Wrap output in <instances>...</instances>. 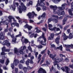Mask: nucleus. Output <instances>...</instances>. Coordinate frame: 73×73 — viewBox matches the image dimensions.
Masks as SVG:
<instances>
[{
  "label": "nucleus",
  "mask_w": 73,
  "mask_h": 73,
  "mask_svg": "<svg viewBox=\"0 0 73 73\" xmlns=\"http://www.w3.org/2000/svg\"><path fill=\"white\" fill-rule=\"evenodd\" d=\"M21 7L20 6H19V12L20 13H21L23 11H24V12H26V11L27 10V7L24 5V4L23 3H21Z\"/></svg>",
  "instance_id": "obj_1"
},
{
  "label": "nucleus",
  "mask_w": 73,
  "mask_h": 73,
  "mask_svg": "<svg viewBox=\"0 0 73 73\" xmlns=\"http://www.w3.org/2000/svg\"><path fill=\"white\" fill-rule=\"evenodd\" d=\"M19 60H18L17 59H14L13 64H11V67L12 69H13L15 68V66H14V65H15V66H17V65L18 64H19Z\"/></svg>",
  "instance_id": "obj_2"
},
{
  "label": "nucleus",
  "mask_w": 73,
  "mask_h": 73,
  "mask_svg": "<svg viewBox=\"0 0 73 73\" xmlns=\"http://www.w3.org/2000/svg\"><path fill=\"white\" fill-rule=\"evenodd\" d=\"M56 56V54H55L54 55H53L52 54H50V57H51V58L53 60H54V61H58V62H56V63H57V62H60V61H61L60 59H58V60H56V58H54V57H55Z\"/></svg>",
  "instance_id": "obj_3"
},
{
  "label": "nucleus",
  "mask_w": 73,
  "mask_h": 73,
  "mask_svg": "<svg viewBox=\"0 0 73 73\" xmlns=\"http://www.w3.org/2000/svg\"><path fill=\"white\" fill-rule=\"evenodd\" d=\"M42 37L43 38V40H44V41L43 40L42 41L40 42V43L42 44V45H46V38H45L44 34L43 33H42Z\"/></svg>",
  "instance_id": "obj_4"
},
{
  "label": "nucleus",
  "mask_w": 73,
  "mask_h": 73,
  "mask_svg": "<svg viewBox=\"0 0 73 73\" xmlns=\"http://www.w3.org/2000/svg\"><path fill=\"white\" fill-rule=\"evenodd\" d=\"M9 20H8L9 24V23H11L12 22V19H13V21H14V23H16V20H15V18L11 16H9L8 17Z\"/></svg>",
  "instance_id": "obj_5"
},
{
  "label": "nucleus",
  "mask_w": 73,
  "mask_h": 73,
  "mask_svg": "<svg viewBox=\"0 0 73 73\" xmlns=\"http://www.w3.org/2000/svg\"><path fill=\"white\" fill-rule=\"evenodd\" d=\"M67 5L66 4H63L62 5V7H58V12L62 11V10H64L65 8V7Z\"/></svg>",
  "instance_id": "obj_6"
},
{
  "label": "nucleus",
  "mask_w": 73,
  "mask_h": 73,
  "mask_svg": "<svg viewBox=\"0 0 73 73\" xmlns=\"http://www.w3.org/2000/svg\"><path fill=\"white\" fill-rule=\"evenodd\" d=\"M2 45H6L7 46H11V43L9 42V41L7 40H5L3 41V43H2Z\"/></svg>",
  "instance_id": "obj_7"
},
{
  "label": "nucleus",
  "mask_w": 73,
  "mask_h": 73,
  "mask_svg": "<svg viewBox=\"0 0 73 73\" xmlns=\"http://www.w3.org/2000/svg\"><path fill=\"white\" fill-rule=\"evenodd\" d=\"M5 33L4 32H1L0 33V39L2 40H5V36L4 35Z\"/></svg>",
  "instance_id": "obj_8"
},
{
  "label": "nucleus",
  "mask_w": 73,
  "mask_h": 73,
  "mask_svg": "<svg viewBox=\"0 0 73 73\" xmlns=\"http://www.w3.org/2000/svg\"><path fill=\"white\" fill-rule=\"evenodd\" d=\"M38 72V73H46V71L42 68H40L39 69Z\"/></svg>",
  "instance_id": "obj_9"
},
{
  "label": "nucleus",
  "mask_w": 73,
  "mask_h": 73,
  "mask_svg": "<svg viewBox=\"0 0 73 73\" xmlns=\"http://www.w3.org/2000/svg\"><path fill=\"white\" fill-rule=\"evenodd\" d=\"M24 28H28L29 31H31V29L32 28V27L31 26H29L27 24L25 25L24 26Z\"/></svg>",
  "instance_id": "obj_10"
},
{
  "label": "nucleus",
  "mask_w": 73,
  "mask_h": 73,
  "mask_svg": "<svg viewBox=\"0 0 73 73\" xmlns=\"http://www.w3.org/2000/svg\"><path fill=\"white\" fill-rule=\"evenodd\" d=\"M50 8L51 9H53V10H57V7L56 5H50Z\"/></svg>",
  "instance_id": "obj_11"
},
{
  "label": "nucleus",
  "mask_w": 73,
  "mask_h": 73,
  "mask_svg": "<svg viewBox=\"0 0 73 73\" xmlns=\"http://www.w3.org/2000/svg\"><path fill=\"white\" fill-rule=\"evenodd\" d=\"M54 34L53 33H51L50 37H48V40H53V38H54Z\"/></svg>",
  "instance_id": "obj_12"
},
{
  "label": "nucleus",
  "mask_w": 73,
  "mask_h": 73,
  "mask_svg": "<svg viewBox=\"0 0 73 73\" xmlns=\"http://www.w3.org/2000/svg\"><path fill=\"white\" fill-rule=\"evenodd\" d=\"M57 62H58V61H57L56 60H55V61L54 62V66H56V65H57V68H58V69H60V66L58 65V64H57Z\"/></svg>",
  "instance_id": "obj_13"
},
{
  "label": "nucleus",
  "mask_w": 73,
  "mask_h": 73,
  "mask_svg": "<svg viewBox=\"0 0 73 73\" xmlns=\"http://www.w3.org/2000/svg\"><path fill=\"white\" fill-rule=\"evenodd\" d=\"M19 53L20 54H23L24 52V50L23 49V46H21L19 49Z\"/></svg>",
  "instance_id": "obj_14"
},
{
  "label": "nucleus",
  "mask_w": 73,
  "mask_h": 73,
  "mask_svg": "<svg viewBox=\"0 0 73 73\" xmlns=\"http://www.w3.org/2000/svg\"><path fill=\"white\" fill-rule=\"evenodd\" d=\"M14 52L15 54H16L17 55H19V51H18V49L17 48H14Z\"/></svg>",
  "instance_id": "obj_15"
},
{
  "label": "nucleus",
  "mask_w": 73,
  "mask_h": 73,
  "mask_svg": "<svg viewBox=\"0 0 73 73\" xmlns=\"http://www.w3.org/2000/svg\"><path fill=\"white\" fill-rule=\"evenodd\" d=\"M44 1H45V0H38V3L36 5V7H38L39 5L40 6V3Z\"/></svg>",
  "instance_id": "obj_16"
},
{
  "label": "nucleus",
  "mask_w": 73,
  "mask_h": 73,
  "mask_svg": "<svg viewBox=\"0 0 73 73\" xmlns=\"http://www.w3.org/2000/svg\"><path fill=\"white\" fill-rule=\"evenodd\" d=\"M56 42L57 44H59V40H60V36L57 37L55 39Z\"/></svg>",
  "instance_id": "obj_17"
},
{
  "label": "nucleus",
  "mask_w": 73,
  "mask_h": 73,
  "mask_svg": "<svg viewBox=\"0 0 73 73\" xmlns=\"http://www.w3.org/2000/svg\"><path fill=\"white\" fill-rule=\"evenodd\" d=\"M57 14L59 16H61V15H65V12H64V11H62L60 13L57 12Z\"/></svg>",
  "instance_id": "obj_18"
},
{
  "label": "nucleus",
  "mask_w": 73,
  "mask_h": 73,
  "mask_svg": "<svg viewBox=\"0 0 73 73\" xmlns=\"http://www.w3.org/2000/svg\"><path fill=\"white\" fill-rule=\"evenodd\" d=\"M66 21H67V18H65L62 21V25H63L65 24V23L66 22Z\"/></svg>",
  "instance_id": "obj_19"
},
{
  "label": "nucleus",
  "mask_w": 73,
  "mask_h": 73,
  "mask_svg": "<svg viewBox=\"0 0 73 73\" xmlns=\"http://www.w3.org/2000/svg\"><path fill=\"white\" fill-rule=\"evenodd\" d=\"M27 15L29 17V19H32L33 17V16L32 15V13H29L27 14Z\"/></svg>",
  "instance_id": "obj_20"
},
{
  "label": "nucleus",
  "mask_w": 73,
  "mask_h": 73,
  "mask_svg": "<svg viewBox=\"0 0 73 73\" xmlns=\"http://www.w3.org/2000/svg\"><path fill=\"white\" fill-rule=\"evenodd\" d=\"M2 58L3 59V60L0 59V62L1 64H4V61L5 60V57L3 56Z\"/></svg>",
  "instance_id": "obj_21"
},
{
  "label": "nucleus",
  "mask_w": 73,
  "mask_h": 73,
  "mask_svg": "<svg viewBox=\"0 0 73 73\" xmlns=\"http://www.w3.org/2000/svg\"><path fill=\"white\" fill-rule=\"evenodd\" d=\"M69 39H72V38H73V33H70L68 37Z\"/></svg>",
  "instance_id": "obj_22"
},
{
  "label": "nucleus",
  "mask_w": 73,
  "mask_h": 73,
  "mask_svg": "<svg viewBox=\"0 0 73 73\" xmlns=\"http://www.w3.org/2000/svg\"><path fill=\"white\" fill-rule=\"evenodd\" d=\"M52 21L54 23H58V20L56 19L53 18L52 19Z\"/></svg>",
  "instance_id": "obj_23"
},
{
  "label": "nucleus",
  "mask_w": 73,
  "mask_h": 73,
  "mask_svg": "<svg viewBox=\"0 0 73 73\" xmlns=\"http://www.w3.org/2000/svg\"><path fill=\"white\" fill-rule=\"evenodd\" d=\"M41 55L40 54H39V55L38 56V63H39V62L40 61V60H41Z\"/></svg>",
  "instance_id": "obj_24"
},
{
  "label": "nucleus",
  "mask_w": 73,
  "mask_h": 73,
  "mask_svg": "<svg viewBox=\"0 0 73 73\" xmlns=\"http://www.w3.org/2000/svg\"><path fill=\"white\" fill-rule=\"evenodd\" d=\"M43 38H42V37H40L37 40V41L40 42V43L43 40Z\"/></svg>",
  "instance_id": "obj_25"
},
{
  "label": "nucleus",
  "mask_w": 73,
  "mask_h": 73,
  "mask_svg": "<svg viewBox=\"0 0 73 73\" xmlns=\"http://www.w3.org/2000/svg\"><path fill=\"white\" fill-rule=\"evenodd\" d=\"M52 1L55 4H57L58 2H60L61 0H52Z\"/></svg>",
  "instance_id": "obj_26"
},
{
  "label": "nucleus",
  "mask_w": 73,
  "mask_h": 73,
  "mask_svg": "<svg viewBox=\"0 0 73 73\" xmlns=\"http://www.w3.org/2000/svg\"><path fill=\"white\" fill-rule=\"evenodd\" d=\"M65 46L66 48H73V44H71L70 45H66V44L65 45Z\"/></svg>",
  "instance_id": "obj_27"
},
{
  "label": "nucleus",
  "mask_w": 73,
  "mask_h": 73,
  "mask_svg": "<svg viewBox=\"0 0 73 73\" xmlns=\"http://www.w3.org/2000/svg\"><path fill=\"white\" fill-rule=\"evenodd\" d=\"M16 17L17 19L18 20L19 23L20 24H22V22H21V19H20V17Z\"/></svg>",
  "instance_id": "obj_28"
},
{
  "label": "nucleus",
  "mask_w": 73,
  "mask_h": 73,
  "mask_svg": "<svg viewBox=\"0 0 73 73\" xmlns=\"http://www.w3.org/2000/svg\"><path fill=\"white\" fill-rule=\"evenodd\" d=\"M22 58L23 59V60H21L20 62L21 63H22V64H24V62H25V60H24L25 59V58L24 57L22 56Z\"/></svg>",
  "instance_id": "obj_29"
},
{
  "label": "nucleus",
  "mask_w": 73,
  "mask_h": 73,
  "mask_svg": "<svg viewBox=\"0 0 73 73\" xmlns=\"http://www.w3.org/2000/svg\"><path fill=\"white\" fill-rule=\"evenodd\" d=\"M68 12L69 13V14L70 15H71V16H73V14L72 13V10L71 9H69L68 10Z\"/></svg>",
  "instance_id": "obj_30"
},
{
  "label": "nucleus",
  "mask_w": 73,
  "mask_h": 73,
  "mask_svg": "<svg viewBox=\"0 0 73 73\" xmlns=\"http://www.w3.org/2000/svg\"><path fill=\"white\" fill-rule=\"evenodd\" d=\"M28 49H29L31 52H33V51H32V48H31V47L30 46V44H29V46L28 47Z\"/></svg>",
  "instance_id": "obj_31"
},
{
  "label": "nucleus",
  "mask_w": 73,
  "mask_h": 73,
  "mask_svg": "<svg viewBox=\"0 0 73 73\" xmlns=\"http://www.w3.org/2000/svg\"><path fill=\"white\" fill-rule=\"evenodd\" d=\"M56 27H54L53 28H49V30H50V31H55L56 29Z\"/></svg>",
  "instance_id": "obj_32"
},
{
  "label": "nucleus",
  "mask_w": 73,
  "mask_h": 73,
  "mask_svg": "<svg viewBox=\"0 0 73 73\" xmlns=\"http://www.w3.org/2000/svg\"><path fill=\"white\" fill-rule=\"evenodd\" d=\"M60 49L61 50V51H62V45H61V46H60L59 47H57L56 48V49Z\"/></svg>",
  "instance_id": "obj_33"
},
{
  "label": "nucleus",
  "mask_w": 73,
  "mask_h": 73,
  "mask_svg": "<svg viewBox=\"0 0 73 73\" xmlns=\"http://www.w3.org/2000/svg\"><path fill=\"white\" fill-rule=\"evenodd\" d=\"M23 70L25 73H27V68L26 67H24L23 68Z\"/></svg>",
  "instance_id": "obj_34"
},
{
  "label": "nucleus",
  "mask_w": 73,
  "mask_h": 73,
  "mask_svg": "<svg viewBox=\"0 0 73 73\" xmlns=\"http://www.w3.org/2000/svg\"><path fill=\"white\" fill-rule=\"evenodd\" d=\"M11 7L12 8V10L13 11H15V9H16V6L15 5H13L11 6Z\"/></svg>",
  "instance_id": "obj_35"
},
{
  "label": "nucleus",
  "mask_w": 73,
  "mask_h": 73,
  "mask_svg": "<svg viewBox=\"0 0 73 73\" xmlns=\"http://www.w3.org/2000/svg\"><path fill=\"white\" fill-rule=\"evenodd\" d=\"M7 28L5 29L4 30V31H3V32H4L5 33V32H8V25H7Z\"/></svg>",
  "instance_id": "obj_36"
},
{
  "label": "nucleus",
  "mask_w": 73,
  "mask_h": 73,
  "mask_svg": "<svg viewBox=\"0 0 73 73\" xmlns=\"http://www.w3.org/2000/svg\"><path fill=\"white\" fill-rule=\"evenodd\" d=\"M9 59H7L6 61L5 64L6 65H8V64H9Z\"/></svg>",
  "instance_id": "obj_37"
},
{
  "label": "nucleus",
  "mask_w": 73,
  "mask_h": 73,
  "mask_svg": "<svg viewBox=\"0 0 73 73\" xmlns=\"http://www.w3.org/2000/svg\"><path fill=\"white\" fill-rule=\"evenodd\" d=\"M19 67L20 69H23V66L21 64H19Z\"/></svg>",
  "instance_id": "obj_38"
},
{
  "label": "nucleus",
  "mask_w": 73,
  "mask_h": 73,
  "mask_svg": "<svg viewBox=\"0 0 73 73\" xmlns=\"http://www.w3.org/2000/svg\"><path fill=\"white\" fill-rule=\"evenodd\" d=\"M32 5V1H30V2L29 3H27V6H29L30 5Z\"/></svg>",
  "instance_id": "obj_39"
},
{
  "label": "nucleus",
  "mask_w": 73,
  "mask_h": 73,
  "mask_svg": "<svg viewBox=\"0 0 73 73\" xmlns=\"http://www.w3.org/2000/svg\"><path fill=\"white\" fill-rule=\"evenodd\" d=\"M26 64L28 66L29 65V59H28V60H27L26 61Z\"/></svg>",
  "instance_id": "obj_40"
},
{
  "label": "nucleus",
  "mask_w": 73,
  "mask_h": 73,
  "mask_svg": "<svg viewBox=\"0 0 73 73\" xmlns=\"http://www.w3.org/2000/svg\"><path fill=\"white\" fill-rule=\"evenodd\" d=\"M52 19H53V18H52V17H51V18L49 19H48V24H49V23H50V22H51V21H52Z\"/></svg>",
  "instance_id": "obj_41"
},
{
  "label": "nucleus",
  "mask_w": 73,
  "mask_h": 73,
  "mask_svg": "<svg viewBox=\"0 0 73 73\" xmlns=\"http://www.w3.org/2000/svg\"><path fill=\"white\" fill-rule=\"evenodd\" d=\"M45 15H46V14L45 13H44L42 14V15L41 16V17H43L44 18L45 17Z\"/></svg>",
  "instance_id": "obj_42"
},
{
  "label": "nucleus",
  "mask_w": 73,
  "mask_h": 73,
  "mask_svg": "<svg viewBox=\"0 0 73 73\" xmlns=\"http://www.w3.org/2000/svg\"><path fill=\"white\" fill-rule=\"evenodd\" d=\"M35 57L36 58H37V55L38 54V52H35Z\"/></svg>",
  "instance_id": "obj_43"
},
{
  "label": "nucleus",
  "mask_w": 73,
  "mask_h": 73,
  "mask_svg": "<svg viewBox=\"0 0 73 73\" xmlns=\"http://www.w3.org/2000/svg\"><path fill=\"white\" fill-rule=\"evenodd\" d=\"M1 1H5V3L6 4L8 3V0H1Z\"/></svg>",
  "instance_id": "obj_44"
},
{
  "label": "nucleus",
  "mask_w": 73,
  "mask_h": 73,
  "mask_svg": "<svg viewBox=\"0 0 73 73\" xmlns=\"http://www.w3.org/2000/svg\"><path fill=\"white\" fill-rule=\"evenodd\" d=\"M45 5L44 3H42V2H41L40 3V6L41 7H43L44 5Z\"/></svg>",
  "instance_id": "obj_45"
},
{
  "label": "nucleus",
  "mask_w": 73,
  "mask_h": 73,
  "mask_svg": "<svg viewBox=\"0 0 73 73\" xmlns=\"http://www.w3.org/2000/svg\"><path fill=\"white\" fill-rule=\"evenodd\" d=\"M29 41H28V40L27 39H25V40H24V42L25 43V44H27L28 42Z\"/></svg>",
  "instance_id": "obj_46"
},
{
  "label": "nucleus",
  "mask_w": 73,
  "mask_h": 73,
  "mask_svg": "<svg viewBox=\"0 0 73 73\" xmlns=\"http://www.w3.org/2000/svg\"><path fill=\"white\" fill-rule=\"evenodd\" d=\"M46 50V48L44 50H43L41 52V54H43L45 52V51Z\"/></svg>",
  "instance_id": "obj_47"
},
{
  "label": "nucleus",
  "mask_w": 73,
  "mask_h": 73,
  "mask_svg": "<svg viewBox=\"0 0 73 73\" xmlns=\"http://www.w3.org/2000/svg\"><path fill=\"white\" fill-rule=\"evenodd\" d=\"M16 40H17L16 38H13L12 40V41L13 42H16Z\"/></svg>",
  "instance_id": "obj_48"
},
{
  "label": "nucleus",
  "mask_w": 73,
  "mask_h": 73,
  "mask_svg": "<svg viewBox=\"0 0 73 73\" xmlns=\"http://www.w3.org/2000/svg\"><path fill=\"white\" fill-rule=\"evenodd\" d=\"M36 9L37 11H40L41 10V8L40 7H37Z\"/></svg>",
  "instance_id": "obj_49"
},
{
  "label": "nucleus",
  "mask_w": 73,
  "mask_h": 73,
  "mask_svg": "<svg viewBox=\"0 0 73 73\" xmlns=\"http://www.w3.org/2000/svg\"><path fill=\"white\" fill-rule=\"evenodd\" d=\"M58 26H59V28H60V29H62V28H63V27H62V26L61 25H60L58 24V25L57 27H58Z\"/></svg>",
  "instance_id": "obj_50"
},
{
  "label": "nucleus",
  "mask_w": 73,
  "mask_h": 73,
  "mask_svg": "<svg viewBox=\"0 0 73 73\" xmlns=\"http://www.w3.org/2000/svg\"><path fill=\"white\" fill-rule=\"evenodd\" d=\"M64 40H66L67 39H68V36H64Z\"/></svg>",
  "instance_id": "obj_51"
},
{
  "label": "nucleus",
  "mask_w": 73,
  "mask_h": 73,
  "mask_svg": "<svg viewBox=\"0 0 73 73\" xmlns=\"http://www.w3.org/2000/svg\"><path fill=\"white\" fill-rule=\"evenodd\" d=\"M31 43L32 44L31 45V46H34V40H31Z\"/></svg>",
  "instance_id": "obj_52"
},
{
  "label": "nucleus",
  "mask_w": 73,
  "mask_h": 73,
  "mask_svg": "<svg viewBox=\"0 0 73 73\" xmlns=\"http://www.w3.org/2000/svg\"><path fill=\"white\" fill-rule=\"evenodd\" d=\"M34 58H35L34 57V56L33 55L31 56L30 57L31 60H33V59H34Z\"/></svg>",
  "instance_id": "obj_53"
},
{
  "label": "nucleus",
  "mask_w": 73,
  "mask_h": 73,
  "mask_svg": "<svg viewBox=\"0 0 73 73\" xmlns=\"http://www.w3.org/2000/svg\"><path fill=\"white\" fill-rule=\"evenodd\" d=\"M15 26H16L17 27H19V23H15Z\"/></svg>",
  "instance_id": "obj_54"
},
{
  "label": "nucleus",
  "mask_w": 73,
  "mask_h": 73,
  "mask_svg": "<svg viewBox=\"0 0 73 73\" xmlns=\"http://www.w3.org/2000/svg\"><path fill=\"white\" fill-rule=\"evenodd\" d=\"M5 49H6V48L5 47H3L2 49V51H3L5 52Z\"/></svg>",
  "instance_id": "obj_55"
},
{
  "label": "nucleus",
  "mask_w": 73,
  "mask_h": 73,
  "mask_svg": "<svg viewBox=\"0 0 73 73\" xmlns=\"http://www.w3.org/2000/svg\"><path fill=\"white\" fill-rule=\"evenodd\" d=\"M38 48H40V49H41L42 48V46L41 45H39L37 46Z\"/></svg>",
  "instance_id": "obj_56"
},
{
  "label": "nucleus",
  "mask_w": 73,
  "mask_h": 73,
  "mask_svg": "<svg viewBox=\"0 0 73 73\" xmlns=\"http://www.w3.org/2000/svg\"><path fill=\"white\" fill-rule=\"evenodd\" d=\"M13 29V28L12 27H11L9 29V31L10 32H12Z\"/></svg>",
  "instance_id": "obj_57"
},
{
  "label": "nucleus",
  "mask_w": 73,
  "mask_h": 73,
  "mask_svg": "<svg viewBox=\"0 0 73 73\" xmlns=\"http://www.w3.org/2000/svg\"><path fill=\"white\" fill-rule=\"evenodd\" d=\"M4 5L3 4H1L0 5V7L1 8H3L4 7Z\"/></svg>",
  "instance_id": "obj_58"
},
{
  "label": "nucleus",
  "mask_w": 73,
  "mask_h": 73,
  "mask_svg": "<svg viewBox=\"0 0 73 73\" xmlns=\"http://www.w3.org/2000/svg\"><path fill=\"white\" fill-rule=\"evenodd\" d=\"M29 61H30V64H33V62L32 60H30L29 59Z\"/></svg>",
  "instance_id": "obj_59"
},
{
  "label": "nucleus",
  "mask_w": 73,
  "mask_h": 73,
  "mask_svg": "<svg viewBox=\"0 0 73 73\" xmlns=\"http://www.w3.org/2000/svg\"><path fill=\"white\" fill-rule=\"evenodd\" d=\"M50 45L52 48H55L56 47V46L54 44H50Z\"/></svg>",
  "instance_id": "obj_60"
},
{
  "label": "nucleus",
  "mask_w": 73,
  "mask_h": 73,
  "mask_svg": "<svg viewBox=\"0 0 73 73\" xmlns=\"http://www.w3.org/2000/svg\"><path fill=\"white\" fill-rule=\"evenodd\" d=\"M11 26L12 27H14L15 26V23H12L11 24Z\"/></svg>",
  "instance_id": "obj_61"
},
{
  "label": "nucleus",
  "mask_w": 73,
  "mask_h": 73,
  "mask_svg": "<svg viewBox=\"0 0 73 73\" xmlns=\"http://www.w3.org/2000/svg\"><path fill=\"white\" fill-rule=\"evenodd\" d=\"M41 32V30H37L36 31V33H40V32Z\"/></svg>",
  "instance_id": "obj_62"
},
{
  "label": "nucleus",
  "mask_w": 73,
  "mask_h": 73,
  "mask_svg": "<svg viewBox=\"0 0 73 73\" xmlns=\"http://www.w3.org/2000/svg\"><path fill=\"white\" fill-rule=\"evenodd\" d=\"M18 68H15V71L16 72V73H17V72H18Z\"/></svg>",
  "instance_id": "obj_63"
},
{
  "label": "nucleus",
  "mask_w": 73,
  "mask_h": 73,
  "mask_svg": "<svg viewBox=\"0 0 73 73\" xmlns=\"http://www.w3.org/2000/svg\"><path fill=\"white\" fill-rule=\"evenodd\" d=\"M71 8L72 9V10L73 11V2H72V3H71Z\"/></svg>",
  "instance_id": "obj_64"
}]
</instances>
